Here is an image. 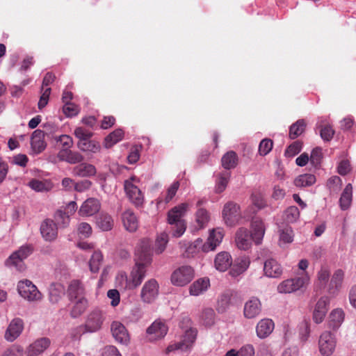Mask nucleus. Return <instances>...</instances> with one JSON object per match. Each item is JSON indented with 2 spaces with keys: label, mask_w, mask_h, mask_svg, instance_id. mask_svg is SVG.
Wrapping results in <instances>:
<instances>
[{
  "label": "nucleus",
  "mask_w": 356,
  "mask_h": 356,
  "mask_svg": "<svg viewBox=\"0 0 356 356\" xmlns=\"http://www.w3.org/2000/svg\"><path fill=\"white\" fill-rule=\"evenodd\" d=\"M152 261L151 243L148 239H143L136 249V263L129 276L132 289L141 284L146 275L147 267Z\"/></svg>",
  "instance_id": "obj_1"
},
{
  "label": "nucleus",
  "mask_w": 356,
  "mask_h": 356,
  "mask_svg": "<svg viewBox=\"0 0 356 356\" xmlns=\"http://www.w3.org/2000/svg\"><path fill=\"white\" fill-rule=\"evenodd\" d=\"M310 277L307 273L299 276L282 281L277 286V291L280 293H291L305 289L309 284Z\"/></svg>",
  "instance_id": "obj_2"
},
{
  "label": "nucleus",
  "mask_w": 356,
  "mask_h": 356,
  "mask_svg": "<svg viewBox=\"0 0 356 356\" xmlns=\"http://www.w3.org/2000/svg\"><path fill=\"white\" fill-rule=\"evenodd\" d=\"M33 250L31 245L21 246L6 259V266L20 272L24 271L26 268L24 260L32 254Z\"/></svg>",
  "instance_id": "obj_3"
},
{
  "label": "nucleus",
  "mask_w": 356,
  "mask_h": 356,
  "mask_svg": "<svg viewBox=\"0 0 356 356\" xmlns=\"http://www.w3.org/2000/svg\"><path fill=\"white\" fill-rule=\"evenodd\" d=\"M139 179L132 176L124 181V190L127 197L136 207L142 206L144 202V195L138 188Z\"/></svg>",
  "instance_id": "obj_4"
},
{
  "label": "nucleus",
  "mask_w": 356,
  "mask_h": 356,
  "mask_svg": "<svg viewBox=\"0 0 356 356\" xmlns=\"http://www.w3.org/2000/svg\"><path fill=\"white\" fill-rule=\"evenodd\" d=\"M19 295L29 302H38L42 299V294L37 286L29 280H23L17 284Z\"/></svg>",
  "instance_id": "obj_5"
},
{
  "label": "nucleus",
  "mask_w": 356,
  "mask_h": 356,
  "mask_svg": "<svg viewBox=\"0 0 356 356\" xmlns=\"http://www.w3.org/2000/svg\"><path fill=\"white\" fill-rule=\"evenodd\" d=\"M106 320L105 313L99 309L91 310L85 317L84 325L89 333L96 332L102 327Z\"/></svg>",
  "instance_id": "obj_6"
},
{
  "label": "nucleus",
  "mask_w": 356,
  "mask_h": 356,
  "mask_svg": "<svg viewBox=\"0 0 356 356\" xmlns=\"http://www.w3.org/2000/svg\"><path fill=\"white\" fill-rule=\"evenodd\" d=\"M194 277V270L189 266H182L171 275L172 284L183 286L188 284Z\"/></svg>",
  "instance_id": "obj_7"
},
{
  "label": "nucleus",
  "mask_w": 356,
  "mask_h": 356,
  "mask_svg": "<svg viewBox=\"0 0 356 356\" xmlns=\"http://www.w3.org/2000/svg\"><path fill=\"white\" fill-rule=\"evenodd\" d=\"M197 331L195 328H189L186 330L181 341L172 344L166 348V353H169L175 350H181L182 351L187 350L191 348L197 337Z\"/></svg>",
  "instance_id": "obj_8"
},
{
  "label": "nucleus",
  "mask_w": 356,
  "mask_h": 356,
  "mask_svg": "<svg viewBox=\"0 0 356 356\" xmlns=\"http://www.w3.org/2000/svg\"><path fill=\"white\" fill-rule=\"evenodd\" d=\"M336 347V340L330 332H323L319 338L318 348L321 354L323 356L332 355Z\"/></svg>",
  "instance_id": "obj_9"
},
{
  "label": "nucleus",
  "mask_w": 356,
  "mask_h": 356,
  "mask_svg": "<svg viewBox=\"0 0 356 356\" xmlns=\"http://www.w3.org/2000/svg\"><path fill=\"white\" fill-rule=\"evenodd\" d=\"M24 328V321L20 318H14L8 324L4 334V338L7 341L13 342L22 333Z\"/></svg>",
  "instance_id": "obj_10"
},
{
  "label": "nucleus",
  "mask_w": 356,
  "mask_h": 356,
  "mask_svg": "<svg viewBox=\"0 0 356 356\" xmlns=\"http://www.w3.org/2000/svg\"><path fill=\"white\" fill-rule=\"evenodd\" d=\"M159 293V284L154 279H151L143 285L140 296L143 302L147 303L152 302Z\"/></svg>",
  "instance_id": "obj_11"
},
{
  "label": "nucleus",
  "mask_w": 356,
  "mask_h": 356,
  "mask_svg": "<svg viewBox=\"0 0 356 356\" xmlns=\"http://www.w3.org/2000/svg\"><path fill=\"white\" fill-rule=\"evenodd\" d=\"M168 330L165 323L161 320H156L147 329V334L150 341H155L163 338Z\"/></svg>",
  "instance_id": "obj_12"
},
{
  "label": "nucleus",
  "mask_w": 356,
  "mask_h": 356,
  "mask_svg": "<svg viewBox=\"0 0 356 356\" xmlns=\"http://www.w3.org/2000/svg\"><path fill=\"white\" fill-rule=\"evenodd\" d=\"M240 216L239 207L232 202H227L222 210V217L226 222L229 226L235 225Z\"/></svg>",
  "instance_id": "obj_13"
},
{
  "label": "nucleus",
  "mask_w": 356,
  "mask_h": 356,
  "mask_svg": "<svg viewBox=\"0 0 356 356\" xmlns=\"http://www.w3.org/2000/svg\"><path fill=\"white\" fill-rule=\"evenodd\" d=\"M40 233L46 241H54L58 236V227L56 223L51 219H45L40 225Z\"/></svg>",
  "instance_id": "obj_14"
},
{
  "label": "nucleus",
  "mask_w": 356,
  "mask_h": 356,
  "mask_svg": "<svg viewBox=\"0 0 356 356\" xmlns=\"http://www.w3.org/2000/svg\"><path fill=\"white\" fill-rule=\"evenodd\" d=\"M329 304L330 299L327 296L321 297L318 300L313 312V320L316 323L318 324L323 322Z\"/></svg>",
  "instance_id": "obj_15"
},
{
  "label": "nucleus",
  "mask_w": 356,
  "mask_h": 356,
  "mask_svg": "<svg viewBox=\"0 0 356 356\" xmlns=\"http://www.w3.org/2000/svg\"><path fill=\"white\" fill-rule=\"evenodd\" d=\"M101 207L99 201L93 197L87 199L81 204L79 214L81 216H91L97 213Z\"/></svg>",
  "instance_id": "obj_16"
},
{
  "label": "nucleus",
  "mask_w": 356,
  "mask_h": 356,
  "mask_svg": "<svg viewBox=\"0 0 356 356\" xmlns=\"http://www.w3.org/2000/svg\"><path fill=\"white\" fill-rule=\"evenodd\" d=\"M49 345L50 340L48 338L38 339L27 347L25 353L27 356H38L43 353Z\"/></svg>",
  "instance_id": "obj_17"
},
{
  "label": "nucleus",
  "mask_w": 356,
  "mask_h": 356,
  "mask_svg": "<svg viewBox=\"0 0 356 356\" xmlns=\"http://www.w3.org/2000/svg\"><path fill=\"white\" fill-rule=\"evenodd\" d=\"M252 235L246 228H239L236 233L235 242L240 250H248L252 245Z\"/></svg>",
  "instance_id": "obj_18"
},
{
  "label": "nucleus",
  "mask_w": 356,
  "mask_h": 356,
  "mask_svg": "<svg viewBox=\"0 0 356 356\" xmlns=\"http://www.w3.org/2000/svg\"><path fill=\"white\" fill-rule=\"evenodd\" d=\"M261 311V304L259 298L252 297L244 305L243 314L247 318H253L257 316Z\"/></svg>",
  "instance_id": "obj_19"
},
{
  "label": "nucleus",
  "mask_w": 356,
  "mask_h": 356,
  "mask_svg": "<svg viewBox=\"0 0 356 356\" xmlns=\"http://www.w3.org/2000/svg\"><path fill=\"white\" fill-rule=\"evenodd\" d=\"M266 227L264 221L259 218H253L251 222V235L256 244H260L265 234Z\"/></svg>",
  "instance_id": "obj_20"
},
{
  "label": "nucleus",
  "mask_w": 356,
  "mask_h": 356,
  "mask_svg": "<svg viewBox=\"0 0 356 356\" xmlns=\"http://www.w3.org/2000/svg\"><path fill=\"white\" fill-rule=\"evenodd\" d=\"M224 236V232L221 228L212 229L209 235L207 241L204 243V250L206 251H213L222 242Z\"/></svg>",
  "instance_id": "obj_21"
},
{
  "label": "nucleus",
  "mask_w": 356,
  "mask_h": 356,
  "mask_svg": "<svg viewBox=\"0 0 356 356\" xmlns=\"http://www.w3.org/2000/svg\"><path fill=\"white\" fill-rule=\"evenodd\" d=\"M111 330L115 339L121 343H127L129 340L128 332L124 325L119 321H113L111 325Z\"/></svg>",
  "instance_id": "obj_22"
},
{
  "label": "nucleus",
  "mask_w": 356,
  "mask_h": 356,
  "mask_svg": "<svg viewBox=\"0 0 356 356\" xmlns=\"http://www.w3.org/2000/svg\"><path fill=\"white\" fill-rule=\"evenodd\" d=\"M274 327L275 324L271 319H261L258 322L256 326L257 336L259 339H265L273 332Z\"/></svg>",
  "instance_id": "obj_23"
},
{
  "label": "nucleus",
  "mask_w": 356,
  "mask_h": 356,
  "mask_svg": "<svg viewBox=\"0 0 356 356\" xmlns=\"http://www.w3.org/2000/svg\"><path fill=\"white\" fill-rule=\"evenodd\" d=\"M343 279L344 272L341 269L335 270L328 285L327 292L332 296L337 295L341 288Z\"/></svg>",
  "instance_id": "obj_24"
},
{
  "label": "nucleus",
  "mask_w": 356,
  "mask_h": 356,
  "mask_svg": "<svg viewBox=\"0 0 356 356\" xmlns=\"http://www.w3.org/2000/svg\"><path fill=\"white\" fill-rule=\"evenodd\" d=\"M264 272L266 276L276 278L282 275V268L275 259H269L264 264Z\"/></svg>",
  "instance_id": "obj_25"
},
{
  "label": "nucleus",
  "mask_w": 356,
  "mask_h": 356,
  "mask_svg": "<svg viewBox=\"0 0 356 356\" xmlns=\"http://www.w3.org/2000/svg\"><path fill=\"white\" fill-rule=\"evenodd\" d=\"M188 209V203H181L179 205L172 209L168 212V222L171 225H173L175 223H177L179 221H184L183 220H181V217L185 214Z\"/></svg>",
  "instance_id": "obj_26"
},
{
  "label": "nucleus",
  "mask_w": 356,
  "mask_h": 356,
  "mask_svg": "<svg viewBox=\"0 0 356 356\" xmlns=\"http://www.w3.org/2000/svg\"><path fill=\"white\" fill-rule=\"evenodd\" d=\"M44 133L40 129L35 130L31 136V145L35 153H40L46 147Z\"/></svg>",
  "instance_id": "obj_27"
},
{
  "label": "nucleus",
  "mask_w": 356,
  "mask_h": 356,
  "mask_svg": "<svg viewBox=\"0 0 356 356\" xmlns=\"http://www.w3.org/2000/svg\"><path fill=\"white\" fill-rule=\"evenodd\" d=\"M210 286L209 278H200L195 281L189 287L190 295L197 296L207 291Z\"/></svg>",
  "instance_id": "obj_28"
},
{
  "label": "nucleus",
  "mask_w": 356,
  "mask_h": 356,
  "mask_svg": "<svg viewBox=\"0 0 356 356\" xmlns=\"http://www.w3.org/2000/svg\"><path fill=\"white\" fill-rule=\"evenodd\" d=\"M234 295V292L227 290L219 295L217 299L216 310L218 313H225L231 305V300Z\"/></svg>",
  "instance_id": "obj_29"
},
{
  "label": "nucleus",
  "mask_w": 356,
  "mask_h": 356,
  "mask_svg": "<svg viewBox=\"0 0 356 356\" xmlns=\"http://www.w3.org/2000/svg\"><path fill=\"white\" fill-rule=\"evenodd\" d=\"M60 161H66L70 164L79 163L83 161V156L78 152L69 150H60L58 153Z\"/></svg>",
  "instance_id": "obj_30"
},
{
  "label": "nucleus",
  "mask_w": 356,
  "mask_h": 356,
  "mask_svg": "<svg viewBox=\"0 0 356 356\" xmlns=\"http://www.w3.org/2000/svg\"><path fill=\"white\" fill-rule=\"evenodd\" d=\"M125 229L131 232H135L138 226V221L135 213L130 209L126 210L122 215Z\"/></svg>",
  "instance_id": "obj_31"
},
{
  "label": "nucleus",
  "mask_w": 356,
  "mask_h": 356,
  "mask_svg": "<svg viewBox=\"0 0 356 356\" xmlns=\"http://www.w3.org/2000/svg\"><path fill=\"white\" fill-rule=\"evenodd\" d=\"M214 264L217 270L224 272L231 266L232 259L227 252H221L216 255Z\"/></svg>",
  "instance_id": "obj_32"
},
{
  "label": "nucleus",
  "mask_w": 356,
  "mask_h": 356,
  "mask_svg": "<svg viewBox=\"0 0 356 356\" xmlns=\"http://www.w3.org/2000/svg\"><path fill=\"white\" fill-rule=\"evenodd\" d=\"M95 167L90 163H82L73 168L72 173L75 176L86 177H92L96 174Z\"/></svg>",
  "instance_id": "obj_33"
},
{
  "label": "nucleus",
  "mask_w": 356,
  "mask_h": 356,
  "mask_svg": "<svg viewBox=\"0 0 356 356\" xmlns=\"http://www.w3.org/2000/svg\"><path fill=\"white\" fill-rule=\"evenodd\" d=\"M250 260L248 257H241L238 258L233 265L230 274L233 277H236L244 273L249 267Z\"/></svg>",
  "instance_id": "obj_34"
},
{
  "label": "nucleus",
  "mask_w": 356,
  "mask_h": 356,
  "mask_svg": "<svg viewBox=\"0 0 356 356\" xmlns=\"http://www.w3.org/2000/svg\"><path fill=\"white\" fill-rule=\"evenodd\" d=\"M65 295V287L60 283H53L49 289V299L53 304L58 303Z\"/></svg>",
  "instance_id": "obj_35"
},
{
  "label": "nucleus",
  "mask_w": 356,
  "mask_h": 356,
  "mask_svg": "<svg viewBox=\"0 0 356 356\" xmlns=\"http://www.w3.org/2000/svg\"><path fill=\"white\" fill-rule=\"evenodd\" d=\"M345 314L341 309H333L329 315V326L333 330L338 329L344 321Z\"/></svg>",
  "instance_id": "obj_36"
},
{
  "label": "nucleus",
  "mask_w": 356,
  "mask_h": 356,
  "mask_svg": "<svg viewBox=\"0 0 356 356\" xmlns=\"http://www.w3.org/2000/svg\"><path fill=\"white\" fill-rule=\"evenodd\" d=\"M67 293L71 301L79 299L80 298H84L83 296L84 293L83 284L79 280L72 281L68 286Z\"/></svg>",
  "instance_id": "obj_37"
},
{
  "label": "nucleus",
  "mask_w": 356,
  "mask_h": 356,
  "mask_svg": "<svg viewBox=\"0 0 356 356\" xmlns=\"http://www.w3.org/2000/svg\"><path fill=\"white\" fill-rule=\"evenodd\" d=\"M353 198V187L350 184L346 185L344 188L340 199L339 205L342 210H346L351 204Z\"/></svg>",
  "instance_id": "obj_38"
},
{
  "label": "nucleus",
  "mask_w": 356,
  "mask_h": 356,
  "mask_svg": "<svg viewBox=\"0 0 356 356\" xmlns=\"http://www.w3.org/2000/svg\"><path fill=\"white\" fill-rule=\"evenodd\" d=\"M205 243L202 238H197L186 248L185 253L187 257H194L200 252H208L204 250Z\"/></svg>",
  "instance_id": "obj_39"
},
{
  "label": "nucleus",
  "mask_w": 356,
  "mask_h": 356,
  "mask_svg": "<svg viewBox=\"0 0 356 356\" xmlns=\"http://www.w3.org/2000/svg\"><path fill=\"white\" fill-rule=\"evenodd\" d=\"M29 186L37 192H47L53 188V184L48 180L31 179L29 182Z\"/></svg>",
  "instance_id": "obj_40"
},
{
  "label": "nucleus",
  "mask_w": 356,
  "mask_h": 356,
  "mask_svg": "<svg viewBox=\"0 0 356 356\" xmlns=\"http://www.w3.org/2000/svg\"><path fill=\"white\" fill-rule=\"evenodd\" d=\"M74 300L75 302L70 311V315L72 318H77L87 309L88 300L85 298H80Z\"/></svg>",
  "instance_id": "obj_41"
},
{
  "label": "nucleus",
  "mask_w": 356,
  "mask_h": 356,
  "mask_svg": "<svg viewBox=\"0 0 356 356\" xmlns=\"http://www.w3.org/2000/svg\"><path fill=\"white\" fill-rule=\"evenodd\" d=\"M124 131L121 129H118L108 134L104 139V147L110 148L115 144L122 140Z\"/></svg>",
  "instance_id": "obj_42"
},
{
  "label": "nucleus",
  "mask_w": 356,
  "mask_h": 356,
  "mask_svg": "<svg viewBox=\"0 0 356 356\" xmlns=\"http://www.w3.org/2000/svg\"><path fill=\"white\" fill-rule=\"evenodd\" d=\"M230 177V172L228 171H223L218 175L215 190L218 193L224 191L228 184Z\"/></svg>",
  "instance_id": "obj_43"
},
{
  "label": "nucleus",
  "mask_w": 356,
  "mask_h": 356,
  "mask_svg": "<svg viewBox=\"0 0 356 356\" xmlns=\"http://www.w3.org/2000/svg\"><path fill=\"white\" fill-rule=\"evenodd\" d=\"M78 148L83 152L92 153L99 152L101 149L100 143L95 140H88L83 143H77Z\"/></svg>",
  "instance_id": "obj_44"
},
{
  "label": "nucleus",
  "mask_w": 356,
  "mask_h": 356,
  "mask_svg": "<svg viewBox=\"0 0 356 356\" xmlns=\"http://www.w3.org/2000/svg\"><path fill=\"white\" fill-rule=\"evenodd\" d=\"M221 161L224 168L227 170L234 168L238 163L237 154L233 151H229L222 157Z\"/></svg>",
  "instance_id": "obj_45"
},
{
  "label": "nucleus",
  "mask_w": 356,
  "mask_h": 356,
  "mask_svg": "<svg viewBox=\"0 0 356 356\" xmlns=\"http://www.w3.org/2000/svg\"><path fill=\"white\" fill-rule=\"evenodd\" d=\"M103 262V254L99 250L93 252L89 261L90 270L92 273H97Z\"/></svg>",
  "instance_id": "obj_46"
},
{
  "label": "nucleus",
  "mask_w": 356,
  "mask_h": 356,
  "mask_svg": "<svg viewBox=\"0 0 356 356\" xmlns=\"http://www.w3.org/2000/svg\"><path fill=\"white\" fill-rule=\"evenodd\" d=\"M316 182V177L312 174H303L299 175L294 180V184L297 187H307Z\"/></svg>",
  "instance_id": "obj_47"
},
{
  "label": "nucleus",
  "mask_w": 356,
  "mask_h": 356,
  "mask_svg": "<svg viewBox=\"0 0 356 356\" xmlns=\"http://www.w3.org/2000/svg\"><path fill=\"white\" fill-rule=\"evenodd\" d=\"M99 227L103 231L111 230L113 226L112 217L107 213H101L97 222Z\"/></svg>",
  "instance_id": "obj_48"
},
{
  "label": "nucleus",
  "mask_w": 356,
  "mask_h": 356,
  "mask_svg": "<svg viewBox=\"0 0 356 356\" xmlns=\"http://www.w3.org/2000/svg\"><path fill=\"white\" fill-rule=\"evenodd\" d=\"M306 123L304 120H298L293 124L289 129V137L295 139L301 135L305 131Z\"/></svg>",
  "instance_id": "obj_49"
},
{
  "label": "nucleus",
  "mask_w": 356,
  "mask_h": 356,
  "mask_svg": "<svg viewBox=\"0 0 356 356\" xmlns=\"http://www.w3.org/2000/svg\"><path fill=\"white\" fill-rule=\"evenodd\" d=\"M330 275V270L327 267H321L317 273V285L320 288L325 287Z\"/></svg>",
  "instance_id": "obj_50"
},
{
  "label": "nucleus",
  "mask_w": 356,
  "mask_h": 356,
  "mask_svg": "<svg viewBox=\"0 0 356 356\" xmlns=\"http://www.w3.org/2000/svg\"><path fill=\"white\" fill-rule=\"evenodd\" d=\"M168 242V236L166 233H162L158 236L154 247L156 254H161L165 249Z\"/></svg>",
  "instance_id": "obj_51"
},
{
  "label": "nucleus",
  "mask_w": 356,
  "mask_h": 356,
  "mask_svg": "<svg viewBox=\"0 0 356 356\" xmlns=\"http://www.w3.org/2000/svg\"><path fill=\"white\" fill-rule=\"evenodd\" d=\"M86 333H89V332H88V330L84 325V324H82L74 327H72L70 330L69 334L70 339L72 341H79L81 339V337Z\"/></svg>",
  "instance_id": "obj_52"
},
{
  "label": "nucleus",
  "mask_w": 356,
  "mask_h": 356,
  "mask_svg": "<svg viewBox=\"0 0 356 356\" xmlns=\"http://www.w3.org/2000/svg\"><path fill=\"white\" fill-rule=\"evenodd\" d=\"M210 217L208 211L204 209H199L196 212V222L200 228L204 227L209 221Z\"/></svg>",
  "instance_id": "obj_53"
},
{
  "label": "nucleus",
  "mask_w": 356,
  "mask_h": 356,
  "mask_svg": "<svg viewBox=\"0 0 356 356\" xmlns=\"http://www.w3.org/2000/svg\"><path fill=\"white\" fill-rule=\"evenodd\" d=\"M70 216L61 210L57 211L54 215L56 225L58 224L60 227L63 228L67 227L70 221Z\"/></svg>",
  "instance_id": "obj_54"
},
{
  "label": "nucleus",
  "mask_w": 356,
  "mask_h": 356,
  "mask_svg": "<svg viewBox=\"0 0 356 356\" xmlns=\"http://www.w3.org/2000/svg\"><path fill=\"white\" fill-rule=\"evenodd\" d=\"M300 216V211L296 206H291L287 208L284 212L285 220L288 222H296Z\"/></svg>",
  "instance_id": "obj_55"
},
{
  "label": "nucleus",
  "mask_w": 356,
  "mask_h": 356,
  "mask_svg": "<svg viewBox=\"0 0 356 356\" xmlns=\"http://www.w3.org/2000/svg\"><path fill=\"white\" fill-rule=\"evenodd\" d=\"M54 139L62 145L60 150H69L73 145V140L72 137L68 135L55 136Z\"/></svg>",
  "instance_id": "obj_56"
},
{
  "label": "nucleus",
  "mask_w": 356,
  "mask_h": 356,
  "mask_svg": "<svg viewBox=\"0 0 356 356\" xmlns=\"http://www.w3.org/2000/svg\"><path fill=\"white\" fill-rule=\"evenodd\" d=\"M215 312L211 308H207L202 311L201 318L203 324L211 326L214 323Z\"/></svg>",
  "instance_id": "obj_57"
},
{
  "label": "nucleus",
  "mask_w": 356,
  "mask_h": 356,
  "mask_svg": "<svg viewBox=\"0 0 356 356\" xmlns=\"http://www.w3.org/2000/svg\"><path fill=\"white\" fill-rule=\"evenodd\" d=\"M74 134L75 136L79 138L78 143H83L89 139L92 136V133L88 129L83 127H77L75 129Z\"/></svg>",
  "instance_id": "obj_58"
},
{
  "label": "nucleus",
  "mask_w": 356,
  "mask_h": 356,
  "mask_svg": "<svg viewBox=\"0 0 356 356\" xmlns=\"http://www.w3.org/2000/svg\"><path fill=\"white\" fill-rule=\"evenodd\" d=\"M116 284L123 289H132L129 277L124 272H120L116 276Z\"/></svg>",
  "instance_id": "obj_59"
},
{
  "label": "nucleus",
  "mask_w": 356,
  "mask_h": 356,
  "mask_svg": "<svg viewBox=\"0 0 356 356\" xmlns=\"http://www.w3.org/2000/svg\"><path fill=\"white\" fill-rule=\"evenodd\" d=\"M273 141L270 139H263L259 145V152L261 156L268 154L273 148Z\"/></svg>",
  "instance_id": "obj_60"
},
{
  "label": "nucleus",
  "mask_w": 356,
  "mask_h": 356,
  "mask_svg": "<svg viewBox=\"0 0 356 356\" xmlns=\"http://www.w3.org/2000/svg\"><path fill=\"white\" fill-rule=\"evenodd\" d=\"M23 348L19 345L14 344L4 350L1 356H22Z\"/></svg>",
  "instance_id": "obj_61"
},
{
  "label": "nucleus",
  "mask_w": 356,
  "mask_h": 356,
  "mask_svg": "<svg viewBox=\"0 0 356 356\" xmlns=\"http://www.w3.org/2000/svg\"><path fill=\"white\" fill-rule=\"evenodd\" d=\"M63 111L67 117L72 118L76 116L79 113V108L74 104L67 103L63 106Z\"/></svg>",
  "instance_id": "obj_62"
},
{
  "label": "nucleus",
  "mask_w": 356,
  "mask_h": 356,
  "mask_svg": "<svg viewBox=\"0 0 356 356\" xmlns=\"http://www.w3.org/2000/svg\"><path fill=\"white\" fill-rule=\"evenodd\" d=\"M280 240L284 243H291L293 241V230L286 227L280 231Z\"/></svg>",
  "instance_id": "obj_63"
},
{
  "label": "nucleus",
  "mask_w": 356,
  "mask_h": 356,
  "mask_svg": "<svg viewBox=\"0 0 356 356\" xmlns=\"http://www.w3.org/2000/svg\"><path fill=\"white\" fill-rule=\"evenodd\" d=\"M77 231L81 238H88L92 234V227L87 222H81L79 224Z\"/></svg>",
  "instance_id": "obj_64"
}]
</instances>
